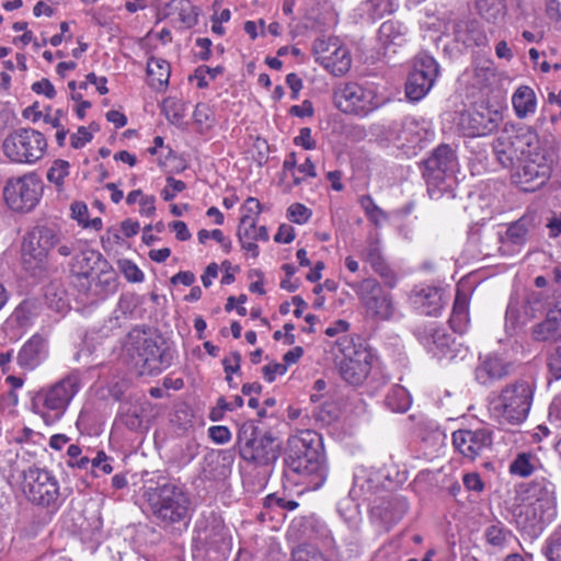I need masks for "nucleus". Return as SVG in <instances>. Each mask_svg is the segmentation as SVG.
I'll return each mask as SVG.
<instances>
[{
    "label": "nucleus",
    "instance_id": "f257e3e1",
    "mask_svg": "<svg viewBox=\"0 0 561 561\" xmlns=\"http://www.w3.org/2000/svg\"><path fill=\"white\" fill-rule=\"evenodd\" d=\"M285 476L310 490L319 489L327 479L322 440L314 431H299L287 440Z\"/></svg>",
    "mask_w": 561,
    "mask_h": 561
},
{
    "label": "nucleus",
    "instance_id": "f03ea898",
    "mask_svg": "<svg viewBox=\"0 0 561 561\" xmlns=\"http://www.w3.org/2000/svg\"><path fill=\"white\" fill-rule=\"evenodd\" d=\"M556 513V488L545 479L531 482L527 496L513 511L516 527L529 538H538Z\"/></svg>",
    "mask_w": 561,
    "mask_h": 561
},
{
    "label": "nucleus",
    "instance_id": "7ed1b4c3",
    "mask_svg": "<svg viewBox=\"0 0 561 561\" xmlns=\"http://www.w3.org/2000/svg\"><path fill=\"white\" fill-rule=\"evenodd\" d=\"M149 510L163 527L183 523L187 525L192 515L190 495L174 483L148 486L144 492Z\"/></svg>",
    "mask_w": 561,
    "mask_h": 561
},
{
    "label": "nucleus",
    "instance_id": "20e7f679",
    "mask_svg": "<svg viewBox=\"0 0 561 561\" xmlns=\"http://www.w3.org/2000/svg\"><path fill=\"white\" fill-rule=\"evenodd\" d=\"M533 397L534 387L527 381L507 385L490 399V415L500 424L519 425L529 414Z\"/></svg>",
    "mask_w": 561,
    "mask_h": 561
},
{
    "label": "nucleus",
    "instance_id": "39448f33",
    "mask_svg": "<svg viewBox=\"0 0 561 561\" xmlns=\"http://www.w3.org/2000/svg\"><path fill=\"white\" fill-rule=\"evenodd\" d=\"M80 386V377L77 373L65 376L35 393L32 399V411L38 414L45 424H54L65 414Z\"/></svg>",
    "mask_w": 561,
    "mask_h": 561
},
{
    "label": "nucleus",
    "instance_id": "423d86ee",
    "mask_svg": "<svg viewBox=\"0 0 561 561\" xmlns=\"http://www.w3.org/2000/svg\"><path fill=\"white\" fill-rule=\"evenodd\" d=\"M240 457L257 467L268 466L279 457L280 446L271 432H263L252 422L243 423L237 433Z\"/></svg>",
    "mask_w": 561,
    "mask_h": 561
},
{
    "label": "nucleus",
    "instance_id": "0eeeda50",
    "mask_svg": "<svg viewBox=\"0 0 561 561\" xmlns=\"http://www.w3.org/2000/svg\"><path fill=\"white\" fill-rule=\"evenodd\" d=\"M335 346L342 355L339 362L341 378L353 387L363 385L373 369V352L359 339L356 341L351 335L339 337Z\"/></svg>",
    "mask_w": 561,
    "mask_h": 561
},
{
    "label": "nucleus",
    "instance_id": "6e6552de",
    "mask_svg": "<svg viewBox=\"0 0 561 561\" xmlns=\"http://www.w3.org/2000/svg\"><path fill=\"white\" fill-rule=\"evenodd\" d=\"M333 100L341 112L358 117L368 116L388 102V98L377 87L357 82L340 84L333 92Z\"/></svg>",
    "mask_w": 561,
    "mask_h": 561
},
{
    "label": "nucleus",
    "instance_id": "1a4fd4ad",
    "mask_svg": "<svg viewBox=\"0 0 561 561\" xmlns=\"http://www.w3.org/2000/svg\"><path fill=\"white\" fill-rule=\"evenodd\" d=\"M47 146L44 134L31 127L11 131L2 144L3 152L11 161L27 164L41 160Z\"/></svg>",
    "mask_w": 561,
    "mask_h": 561
},
{
    "label": "nucleus",
    "instance_id": "9d476101",
    "mask_svg": "<svg viewBox=\"0 0 561 561\" xmlns=\"http://www.w3.org/2000/svg\"><path fill=\"white\" fill-rule=\"evenodd\" d=\"M22 479L21 490L30 502L43 507L60 505L59 483L50 471L32 466L23 470Z\"/></svg>",
    "mask_w": 561,
    "mask_h": 561
},
{
    "label": "nucleus",
    "instance_id": "9b49d317",
    "mask_svg": "<svg viewBox=\"0 0 561 561\" xmlns=\"http://www.w3.org/2000/svg\"><path fill=\"white\" fill-rule=\"evenodd\" d=\"M127 352L139 375H158L170 365L165 352L144 332L133 331L129 333Z\"/></svg>",
    "mask_w": 561,
    "mask_h": 561
},
{
    "label": "nucleus",
    "instance_id": "f8f14e48",
    "mask_svg": "<svg viewBox=\"0 0 561 561\" xmlns=\"http://www.w3.org/2000/svg\"><path fill=\"white\" fill-rule=\"evenodd\" d=\"M367 318L373 321H389L396 312L393 297L375 278H365L352 285Z\"/></svg>",
    "mask_w": 561,
    "mask_h": 561
},
{
    "label": "nucleus",
    "instance_id": "ddd939ff",
    "mask_svg": "<svg viewBox=\"0 0 561 561\" xmlns=\"http://www.w3.org/2000/svg\"><path fill=\"white\" fill-rule=\"evenodd\" d=\"M534 136L530 133L517 130L514 127L504 128L493 142V151L497 161L504 168H511L520 161L530 149Z\"/></svg>",
    "mask_w": 561,
    "mask_h": 561
},
{
    "label": "nucleus",
    "instance_id": "4468645a",
    "mask_svg": "<svg viewBox=\"0 0 561 561\" xmlns=\"http://www.w3.org/2000/svg\"><path fill=\"white\" fill-rule=\"evenodd\" d=\"M43 192L42 182L33 174L8 181L4 187V199L15 211H28L38 203Z\"/></svg>",
    "mask_w": 561,
    "mask_h": 561
},
{
    "label": "nucleus",
    "instance_id": "2eb2a0df",
    "mask_svg": "<svg viewBox=\"0 0 561 561\" xmlns=\"http://www.w3.org/2000/svg\"><path fill=\"white\" fill-rule=\"evenodd\" d=\"M551 175V165L546 156L528 149L520 167L513 175L514 182L525 192H534L545 185Z\"/></svg>",
    "mask_w": 561,
    "mask_h": 561
},
{
    "label": "nucleus",
    "instance_id": "dca6fc26",
    "mask_svg": "<svg viewBox=\"0 0 561 561\" xmlns=\"http://www.w3.org/2000/svg\"><path fill=\"white\" fill-rule=\"evenodd\" d=\"M439 73L436 60L427 55L420 54L405 83V94L411 101H420L433 88Z\"/></svg>",
    "mask_w": 561,
    "mask_h": 561
},
{
    "label": "nucleus",
    "instance_id": "f3484780",
    "mask_svg": "<svg viewBox=\"0 0 561 561\" xmlns=\"http://www.w3.org/2000/svg\"><path fill=\"white\" fill-rule=\"evenodd\" d=\"M312 50L316 61L334 76L346 73L352 66V57L348 49L336 38H318Z\"/></svg>",
    "mask_w": 561,
    "mask_h": 561
},
{
    "label": "nucleus",
    "instance_id": "a211bd4d",
    "mask_svg": "<svg viewBox=\"0 0 561 561\" xmlns=\"http://www.w3.org/2000/svg\"><path fill=\"white\" fill-rule=\"evenodd\" d=\"M453 445L465 459L473 461L491 451L493 431L488 427L455 431L453 433Z\"/></svg>",
    "mask_w": 561,
    "mask_h": 561
},
{
    "label": "nucleus",
    "instance_id": "6ab92c4d",
    "mask_svg": "<svg viewBox=\"0 0 561 561\" xmlns=\"http://www.w3.org/2000/svg\"><path fill=\"white\" fill-rule=\"evenodd\" d=\"M105 265L102 255L93 250L82 251L73 259L71 272L73 284L83 294L100 295L103 288L99 284H92L94 274Z\"/></svg>",
    "mask_w": 561,
    "mask_h": 561
},
{
    "label": "nucleus",
    "instance_id": "aec40b11",
    "mask_svg": "<svg viewBox=\"0 0 561 561\" xmlns=\"http://www.w3.org/2000/svg\"><path fill=\"white\" fill-rule=\"evenodd\" d=\"M456 167V154L448 145H440L423 161L422 175L428 186L439 185Z\"/></svg>",
    "mask_w": 561,
    "mask_h": 561
},
{
    "label": "nucleus",
    "instance_id": "412c9836",
    "mask_svg": "<svg viewBox=\"0 0 561 561\" xmlns=\"http://www.w3.org/2000/svg\"><path fill=\"white\" fill-rule=\"evenodd\" d=\"M502 121V113L489 106H479L462 114L461 124L472 137L485 136L494 131Z\"/></svg>",
    "mask_w": 561,
    "mask_h": 561
},
{
    "label": "nucleus",
    "instance_id": "4be33fe9",
    "mask_svg": "<svg viewBox=\"0 0 561 561\" xmlns=\"http://www.w3.org/2000/svg\"><path fill=\"white\" fill-rule=\"evenodd\" d=\"M531 337L542 343H554L561 339V302L549 308L545 319L531 327Z\"/></svg>",
    "mask_w": 561,
    "mask_h": 561
},
{
    "label": "nucleus",
    "instance_id": "5701e85b",
    "mask_svg": "<svg viewBox=\"0 0 561 561\" xmlns=\"http://www.w3.org/2000/svg\"><path fill=\"white\" fill-rule=\"evenodd\" d=\"M508 374V366L503 358L495 354H486L479 357V364L474 369L476 380L483 386L504 378Z\"/></svg>",
    "mask_w": 561,
    "mask_h": 561
},
{
    "label": "nucleus",
    "instance_id": "b1692460",
    "mask_svg": "<svg viewBox=\"0 0 561 561\" xmlns=\"http://www.w3.org/2000/svg\"><path fill=\"white\" fill-rule=\"evenodd\" d=\"M411 301L421 313L434 317L440 313L445 305L442 289L433 286L414 289Z\"/></svg>",
    "mask_w": 561,
    "mask_h": 561
},
{
    "label": "nucleus",
    "instance_id": "393cba45",
    "mask_svg": "<svg viewBox=\"0 0 561 561\" xmlns=\"http://www.w3.org/2000/svg\"><path fill=\"white\" fill-rule=\"evenodd\" d=\"M199 540L209 548L216 550H229L231 546V536L220 518L213 517L207 520V525L199 531Z\"/></svg>",
    "mask_w": 561,
    "mask_h": 561
},
{
    "label": "nucleus",
    "instance_id": "a878e982",
    "mask_svg": "<svg viewBox=\"0 0 561 561\" xmlns=\"http://www.w3.org/2000/svg\"><path fill=\"white\" fill-rule=\"evenodd\" d=\"M360 257L370 264L374 272L381 277L386 286L390 288L396 286L397 275L383 259L377 241H370L367 248L363 250Z\"/></svg>",
    "mask_w": 561,
    "mask_h": 561
},
{
    "label": "nucleus",
    "instance_id": "bb28decb",
    "mask_svg": "<svg viewBox=\"0 0 561 561\" xmlns=\"http://www.w3.org/2000/svg\"><path fill=\"white\" fill-rule=\"evenodd\" d=\"M46 356V340L39 334H34L22 346L18 355V362L22 367L34 369Z\"/></svg>",
    "mask_w": 561,
    "mask_h": 561
},
{
    "label": "nucleus",
    "instance_id": "cd10ccee",
    "mask_svg": "<svg viewBox=\"0 0 561 561\" xmlns=\"http://www.w3.org/2000/svg\"><path fill=\"white\" fill-rule=\"evenodd\" d=\"M407 511L408 503L401 497L382 500L379 505L373 507V514L378 516L388 526L398 523Z\"/></svg>",
    "mask_w": 561,
    "mask_h": 561
},
{
    "label": "nucleus",
    "instance_id": "c85d7f7f",
    "mask_svg": "<svg viewBox=\"0 0 561 561\" xmlns=\"http://www.w3.org/2000/svg\"><path fill=\"white\" fill-rule=\"evenodd\" d=\"M483 538L493 552L504 550L515 540L513 531L500 520L485 527Z\"/></svg>",
    "mask_w": 561,
    "mask_h": 561
},
{
    "label": "nucleus",
    "instance_id": "c756f323",
    "mask_svg": "<svg viewBox=\"0 0 561 561\" xmlns=\"http://www.w3.org/2000/svg\"><path fill=\"white\" fill-rule=\"evenodd\" d=\"M47 253L41 249V244L33 242L27 236L22 243V264L28 272L35 273L44 267Z\"/></svg>",
    "mask_w": 561,
    "mask_h": 561
},
{
    "label": "nucleus",
    "instance_id": "7c9ffc66",
    "mask_svg": "<svg viewBox=\"0 0 561 561\" xmlns=\"http://www.w3.org/2000/svg\"><path fill=\"white\" fill-rule=\"evenodd\" d=\"M407 27L399 21L388 20L378 30V41L387 49L391 45L400 46L405 42Z\"/></svg>",
    "mask_w": 561,
    "mask_h": 561
},
{
    "label": "nucleus",
    "instance_id": "2f4dec72",
    "mask_svg": "<svg viewBox=\"0 0 561 561\" xmlns=\"http://www.w3.org/2000/svg\"><path fill=\"white\" fill-rule=\"evenodd\" d=\"M171 69L167 60L151 57L147 62L148 83L156 90L164 89L169 83Z\"/></svg>",
    "mask_w": 561,
    "mask_h": 561
},
{
    "label": "nucleus",
    "instance_id": "473e14b6",
    "mask_svg": "<svg viewBox=\"0 0 561 561\" xmlns=\"http://www.w3.org/2000/svg\"><path fill=\"white\" fill-rule=\"evenodd\" d=\"M512 104L518 118H525L534 114L537 107L534 90L528 85H520L512 96Z\"/></svg>",
    "mask_w": 561,
    "mask_h": 561
},
{
    "label": "nucleus",
    "instance_id": "72a5a7b5",
    "mask_svg": "<svg viewBox=\"0 0 561 561\" xmlns=\"http://www.w3.org/2000/svg\"><path fill=\"white\" fill-rule=\"evenodd\" d=\"M530 230V219L526 217H522L518 220L512 222L505 232V236L501 237L500 240L502 242V248H506L510 245L517 247L518 249L523 247L529 234Z\"/></svg>",
    "mask_w": 561,
    "mask_h": 561
},
{
    "label": "nucleus",
    "instance_id": "f704fd0d",
    "mask_svg": "<svg viewBox=\"0 0 561 561\" xmlns=\"http://www.w3.org/2000/svg\"><path fill=\"white\" fill-rule=\"evenodd\" d=\"M386 407L396 413L405 412L411 405V398L405 388L393 386L385 398Z\"/></svg>",
    "mask_w": 561,
    "mask_h": 561
},
{
    "label": "nucleus",
    "instance_id": "c9c22d12",
    "mask_svg": "<svg viewBox=\"0 0 561 561\" xmlns=\"http://www.w3.org/2000/svg\"><path fill=\"white\" fill-rule=\"evenodd\" d=\"M26 236L33 242L41 244V249L47 254L55 245H58L60 241V238L55 230L45 226L34 228Z\"/></svg>",
    "mask_w": 561,
    "mask_h": 561
},
{
    "label": "nucleus",
    "instance_id": "e433bc0d",
    "mask_svg": "<svg viewBox=\"0 0 561 561\" xmlns=\"http://www.w3.org/2000/svg\"><path fill=\"white\" fill-rule=\"evenodd\" d=\"M360 10L368 16L369 20L375 21L382 18L385 14L393 12V1L364 0L360 4Z\"/></svg>",
    "mask_w": 561,
    "mask_h": 561
},
{
    "label": "nucleus",
    "instance_id": "4c0bfd02",
    "mask_svg": "<svg viewBox=\"0 0 561 561\" xmlns=\"http://www.w3.org/2000/svg\"><path fill=\"white\" fill-rule=\"evenodd\" d=\"M536 461V457L529 453L518 454L510 465V472L522 478L529 477L535 470Z\"/></svg>",
    "mask_w": 561,
    "mask_h": 561
},
{
    "label": "nucleus",
    "instance_id": "58836bf2",
    "mask_svg": "<svg viewBox=\"0 0 561 561\" xmlns=\"http://www.w3.org/2000/svg\"><path fill=\"white\" fill-rule=\"evenodd\" d=\"M241 231H250V233L253 234L254 240L259 241H267L270 238L266 227H257L256 218L250 215H241L238 233Z\"/></svg>",
    "mask_w": 561,
    "mask_h": 561
},
{
    "label": "nucleus",
    "instance_id": "ea45409f",
    "mask_svg": "<svg viewBox=\"0 0 561 561\" xmlns=\"http://www.w3.org/2000/svg\"><path fill=\"white\" fill-rule=\"evenodd\" d=\"M355 486L364 494L377 493L381 488V476L379 473H364L355 476Z\"/></svg>",
    "mask_w": 561,
    "mask_h": 561
},
{
    "label": "nucleus",
    "instance_id": "a19ab883",
    "mask_svg": "<svg viewBox=\"0 0 561 561\" xmlns=\"http://www.w3.org/2000/svg\"><path fill=\"white\" fill-rule=\"evenodd\" d=\"M291 561H328L325 556L312 545H301L291 551Z\"/></svg>",
    "mask_w": 561,
    "mask_h": 561
},
{
    "label": "nucleus",
    "instance_id": "79ce46f5",
    "mask_svg": "<svg viewBox=\"0 0 561 561\" xmlns=\"http://www.w3.org/2000/svg\"><path fill=\"white\" fill-rule=\"evenodd\" d=\"M545 554L548 561H561V525L548 538Z\"/></svg>",
    "mask_w": 561,
    "mask_h": 561
},
{
    "label": "nucleus",
    "instance_id": "37998d69",
    "mask_svg": "<svg viewBox=\"0 0 561 561\" xmlns=\"http://www.w3.org/2000/svg\"><path fill=\"white\" fill-rule=\"evenodd\" d=\"M70 164L65 160H56L47 172L49 182L60 186L69 174Z\"/></svg>",
    "mask_w": 561,
    "mask_h": 561
},
{
    "label": "nucleus",
    "instance_id": "c03bdc74",
    "mask_svg": "<svg viewBox=\"0 0 561 561\" xmlns=\"http://www.w3.org/2000/svg\"><path fill=\"white\" fill-rule=\"evenodd\" d=\"M92 284H99L103 290L100 295L84 294L88 298L96 299L103 298L112 288L114 287V278L111 273L103 271V268L99 270L94 274V280L90 279Z\"/></svg>",
    "mask_w": 561,
    "mask_h": 561
},
{
    "label": "nucleus",
    "instance_id": "a18cd8bd",
    "mask_svg": "<svg viewBox=\"0 0 561 561\" xmlns=\"http://www.w3.org/2000/svg\"><path fill=\"white\" fill-rule=\"evenodd\" d=\"M494 78L495 68L493 67L492 62L484 61L482 65H478L474 68V79L477 84L481 87L488 85Z\"/></svg>",
    "mask_w": 561,
    "mask_h": 561
},
{
    "label": "nucleus",
    "instance_id": "49530a36",
    "mask_svg": "<svg viewBox=\"0 0 561 561\" xmlns=\"http://www.w3.org/2000/svg\"><path fill=\"white\" fill-rule=\"evenodd\" d=\"M425 343L434 344L438 350L443 351L448 345L449 337L443 329L431 327L425 331Z\"/></svg>",
    "mask_w": 561,
    "mask_h": 561
},
{
    "label": "nucleus",
    "instance_id": "de8ad7c7",
    "mask_svg": "<svg viewBox=\"0 0 561 561\" xmlns=\"http://www.w3.org/2000/svg\"><path fill=\"white\" fill-rule=\"evenodd\" d=\"M360 205L373 222L378 224L380 219L385 217L383 211L375 204L369 195L362 196Z\"/></svg>",
    "mask_w": 561,
    "mask_h": 561
},
{
    "label": "nucleus",
    "instance_id": "09e8293b",
    "mask_svg": "<svg viewBox=\"0 0 561 561\" xmlns=\"http://www.w3.org/2000/svg\"><path fill=\"white\" fill-rule=\"evenodd\" d=\"M186 188V184L176 180L173 176L167 178V185L161 191V196L164 201H172L178 193L183 192Z\"/></svg>",
    "mask_w": 561,
    "mask_h": 561
},
{
    "label": "nucleus",
    "instance_id": "8fccbe9b",
    "mask_svg": "<svg viewBox=\"0 0 561 561\" xmlns=\"http://www.w3.org/2000/svg\"><path fill=\"white\" fill-rule=\"evenodd\" d=\"M311 216V211L302 204L295 203L288 208V218L296 224H305Z\"/></svg>",
    "mask_w": 561,
    "mask_h": 561
},
{
    "label": "nucleus",
    "instance_id": "3c124183",
    "mask_svg": "<svg viewBox=\"0 0 561 561\" xmlns=\"http://www.w3.org/2000/svg\"><path fill=\"white\" fill-rule=\"evenodd\" d=\"M264 504L270 508L279 507L287 511H294L298 507V503L296 501L286 500L284 497L277 496L276 494H270L266 496Z\"/></svg>",
    "mask_w": 561,
    "mask_h": 561
},
{
    "label": "nucleus",
    "instance_id": "603ef678",
    "mask_svg": "<svg viewBox=\"0 0 561 561\" xmlns=\"http://www.w3.org/2000/svg\"><path fill=\"white\" fill-rule=\"evenodd\" d=\"M198 8L191 5L190 3H187L186 7H182L179 12L180 20L186 27L195 26L198 22Z\"/></svg>",
    "mask_w": 561,
    "mask_h": 561
},
{
    "label": "nucleus",
    "instance_id": "864d4df0",
    "mask_svg": "<svg viewBox=\"0 0 561 561\" xmlns=\"http://www.w3.org/2000/svg\"><path fill=\"white\" fill-rule=\"evenodd\" d=\"M296 146H301L306 150H312L317 147V141L312 137L311 128L304 127L299 130V135L294 138Z\"/></svg>",
    "mask_w": 561,
    "mask_h": 561
},
{
    "label": "nucleus",
    "instance_id": "5fc2aeb1",
    "mask_svg": "<svg viewBox=\"0 0 561 561\" xmlns=\"http://www.w3.org/2000/svg\"><path fill=\"white\" fill-rule=\"evenodd\" d=\"M92 138V133L88 128L81 126L78 128L77 133L71 135L70 144L72 148L79 149L90 142Z\"/></svg>",
    "mask_w": 561,
    "mask_h": 561
},
{
    "label": "nucleus",
    "instance_id": "6e6d98bb",
    "mask_svg": "<svg viewBox=\"0 0 561 561\" xmlns=\"http://www.w3.org/2000/svg\"><path fill=\"white\" fill-rule=\"evenodd\" d=\"M239 241L241 243V248L252 254L253 257L259 255V247L255 243L253 234L250 231H241L238 233Z\"/></svg>",
    "mask_w": 561,
    "mask_h": 561
},
{
    "label": "nucleus",
    "instance_id": "4d7b16f0",
    "mask_svg": "<svg viewBox=\"0 0 561 561\" xmlns=\"http://www.w3.org/2000/svg\"><path fill=\"white\" fill-rule=\"evenodd\" d=\"M208 433L209 437L217 444L228 443L231 438V433L227 426H210Z\"/></svg>",
    "mask_w": 561,
    "mask_h": 561
},
{
    "label": "nucleus",
    "instance_id": "13d9d810",
    "mask_svg": "<svg viewBox=\"0 0 561 561\" xmlns=\"http://www.w3.org/2000/svg\"><path fill=\"white\" fill-rule=\"evenodd\" d=\"M549 371L556 379L561 378V343L556 347L548 360Z\"/></svg>",
    "mask_w": 561,
    "mask_h": 561
},
{
    "label": "nucleus",
    "instance_id": "bf43d9fd",
    "mask_svg": "<svg viewBox=\"0 0 561 561\" xmlns=\"http://www.w3.org/2000/svg\"><path fill=\"white\" fill-rule=\"evenodd\" d=\"M287 371V365L273 363L262 368L263 376L266 381L273 382L277 375H284Z\"/></svg>",
    "mask_w": 561,
    "mask_h": 561
},
{
    "label": "nucleus",
    "instance_id": "052dcab7",
    "mask_svg": "<svg viewBox=\"0 0 561 561\" xmlns=\"http://www.w3.org/2000/svg\"><path fill=\"white\" fill-rule=\"evenodd\" d=\"M241 354L239 352L231 353V357L224 358L222 365L225 373L227 374V380L230 381V374L237 373L240 369Z\"/></svg>",
    "mask_w": 561,
    "mask_h": 561
},
{
    "label": "nucleus",
    "instance_id": "680f3d73",
    "mask_svg": "<svg viewBox=\"0 0 561 561\" xmlns=\"http://www.w3.org/2000/svg\"><path fill=\"white\" fill-rule=\"evenodd\" d=\"M123 422L129 430L137 431L142 424L140 411L137 408L129 409L125 413Z\"/></svg>",
    "mask_w": 561,
    "mask_h": 561
},
{
    "label": "nucleus",
    "instance_id": "e2e57ef3",
    "mask_svg": "<svg viewBox=\"0 0 561 561\" xmlns=\"http://www.w3.org/2000/svg\"><path fill=\"white\" fill-rule=\"evenodd\" d=\"M32 90L38 94H45L48 99H54L56 90L48 79H42L32 84Z\"/></svg>",
    "mask_w": 561,
    "mask_h": 561
},
{
    "label": "nucleus",
    "instance_id": "0e129e2a",
    "mask_svg": "<svg viewBox=\"0 0 561 561\" xmlns=\"http://www.w3.org/2000/svg\"><path fill=\"white\" fill-rule=\"evenodd\" d=\"M123 272L129 282L139 283L144 280V273L130 261L125 263Z\"/></svg>",
    "mask_w": 561,
    "mask_h": 561
},
{
    "label": "nucleus",
    "instance_id": "69168bd1",
    "mask_svg": "<svg viewBox=\"0 0 561 561\" xmlns=\"http://www.w3.org/2000/svg\"><path fill=\"white\" fill-rule=\"evenodd\" d=\"M295 239V230L291 226L283 224L279 226L274 240L278 243H290Z\"/></svg>",
    "mask_w": 561,
    "mask_h": 561
},
{
    "label": "nucleus",
    "instance_id": "338daca9",
    "mask_svg": "<svg viewBox=\"0 0 561 561\" xmlns=\"http://www.w3.org/2000/svg\"><path fill=\"white\" fill-rule=\"evenodd\" d=\"M262 210V205L259 202V199L254 197H248L244 202V204L241 207L242 215H250L257 219V216L260 215Z\"/></svg>",
    "mask_w": 561,
    "mask_h": 561
},
{
    "label": "nucleus",
    "instance_id": "774afa93",
    "mask_svg": "<svg viewBox=\"0 0 561 561\" xmlns=\"http://www.w3.org/2000/svg\"><path fill=\"white\" fill-rule=\"evenodd\" d=\"M469 322V313L451 314L449 323L451 329L457 333H463Z\"/></svg>",
    "mask_w": 561,
    "mask_h": 561
}]
</instances>
